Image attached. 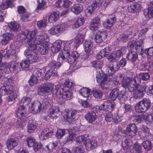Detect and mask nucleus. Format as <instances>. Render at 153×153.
Wrapping results in <instances>:
<instances>
[{
    "instance_id": "obj_1",
    "label": "nucleus",
    "mask_w": 153,
    "mask_h": 153,
    "mask_svg": "<svg viewBox=\"0 0 153 153\" xmlns=\"http://www.w3.org/2000/svg\"><path fill=\"white\" fill-rule=\"evenodd\" d=\"M64 84V85H58L55 87V96L58 99L69 100L72 95L69 88L72 86V83L68 79H66Z\"/></svg>"
},
{
    "instance_id": "obj_2",
    "label": "nucleus",
    "mask_w": 153,
    "mask_h": 153,
    "mask_svg": "<svg viewBox=\"0 0 153 153\" xmlns=\"http://www.w3.org/2000/svg\"><path fill=\"white\" fill-rule=\"evenodd\" d=\"M140 83V80L138 77L132 79L130 77L125 78L122 83V87L128 88L131 92H133L138 88Z\"/></svg>"
},
{
    "instance_id": "obj_3",
    "label": "nucleus",
    "mask_w": 153,
    "mask_h": 153,
    "mask_svg": "<svg viewBox=\"0 0 153 153\" xmlns=\"http://www.w3.org/2000/svg\"><path fill=\"white\" fill-rule=\"evenodd\" d=\"M31 101V98L28 97H24L21 100V102H20V107H21V112H20L21 117H20V119L21 120V123H20V128H23V126L25 124V122L26 120V117L25 116L26 114V110L25 108V106L26 105H28Z\"/></svg>"
},
{
    "instance_id": "obj_4",
    "label": "nucleus",
    "mask_w": 153,
    "mask_h": 153,
    "mask_svg": "<svg viewBox=\"0 0 153 153\" xmlns=\"http://www.w3.org/2000/svg\"><path fill=\"white\" fill-rule=\"evenodd\" d=\"M13 89L11 85H4L0 88V93L1 95H4L9 94L7 97V100L8 102L11 101L15 100L17 95L16 93L13 92Z\"/></svg>"
},
{
    "instance_id": "obj_5",
    "label": "nucleus",
    "mask_w": 153,
    "mask_h": 153,
    "mask_svg": "<svg viewBox=\"0 0 153 153\" xmlns=\"http://www.w3.org/2000/svg\"><path fill=\"white\" fill-rule=\"evenodd\" d=\"M19 63L18 61L16 59L14 61L13 64H10V66H8V64L7 63H2L0 64V79L2 77L4 72L5 73L6 70L9 69V70L10 71H16L19 68Z\"/></svg>"
},
{
    "instance_id": "obj_6",
    "label": "nucleus",
    "mask_w": 153,
    "mask_h": 153,
    "mask_svg": "<svg viewBox=\"0 0 153 153\" xmlns=\"http://www.w3.org/2000/svg\"><path fill=\"white\" fill-rule=\"evenodd\" d=\"M36 30H34L29 33L26 30L22 31V33L20 34V38H21L20 41L25 40V42H28V45L30 46V43H32L33 40L35 38Z\"/></svg>"
},
{
    "instance_id": "obj_7",
    "label": "nucleus",
    "mask_w": 153,
    "mask_h": 153,
    "mask_svg": "<svg viewBox=\"0 0 153 153\" xmlns=\"http://www.w3.org/2000/svg\"><path fill=\"white\" fill-rule=\"evenodd\" d=\"M54 85L51 82H47L38 87V93L40 95H44L51 93L53 90Z\"/></svg>"
},
{
    "instance_id": "obj_8",
    "label": "nucleus",
    "mask_w": 153,
    "mask_h": 153,
    "mask_svg": "<svg viewBox=\"0 0 153 153\" xmlns=\"http://www.w3.org/2000/svg\"><path fill=\"white\" fill-rule=\"evenodd\" d=\"M126 49L125 47H122L119 50L113 51L109 55L107 58L111 62L116 61L119 58L123 55L126 52Z\"/></svg>"
},
{
    "instance_id": "obj_9",
    "label": "nucleus",
    "mask_w": 153,
    "mask_h": 153,
    "mask_svg": "<svg viewBox=\"0 0 153 153\" xmlns=\"http://www.w3.org/2000/svg\"><path fill=\"white\" fill-rule=\"evenodd\" d=\"M96 79L97 82L99 84L102 88L107 89L108 76L105 74H101L100 73H97L96 74Z\"/></svg>"
},
{
    "instance_id": "obj_10",
    "label": "nucleus",
    "mask_w": 153,
    "mask_h": 153,
    "mask_svg": "<svg viewBox=\"0 0 153 153\" xmlns=\"http://www.w3.org/2000/svg\"><path fill=\"white\" fill-rule=\"evenodd\" d=\"M11 48L9 50L7 51L6 50L5 52V50L4 52L1 54L3 57H4V59H8L10 56L12 55H17L19 51V48L18 46H16L14 44H12L10 46Z\"/></svg>"
},
{
    "instance_id": "obj_11",
    "label": "nucleus",
    "mask_w": 153,
    "mask_h": 153,
    "mask_svg": "<svg viewBox=\"0 0 153 153\" xmlns=\"http://www.w3.org/2000/svg\"><path fill=\"white\" fill-rule=\"evenodd\" d=\"M137 131V128L134 123L130 124L127 125L126 131L124 132L126 137L130 138L135 136Z\"/></svg>"
},
{
    "instance_id": "obj_12",
    "label": "nucleus",
    "mask_w": 153,
    "mask_h": 153,
    "mask_svg": "<svg viewBox=\"0 0 153 153\" xmlns=\"http://www.w3.org/2000/svg\"><path fill=\"white\" fill-rule=\"evenodd\" d=\"M77 111L74 109L66 110L63 113L64 118L69 123H71L74 120Z\"/></svg>"
},
{
    "instance_id": "obj_13",
    "label": "nucleus",
    "mask_w": 153,
    "mask_h": 153,
    "mask_svg": "<svg viewBox=\"0 0 153 153\" xmlns=\"http://www.w3.org/2000/svg\"><path fill=\"white\" fill-rule=\"evenodd\" d=\"M106 65L107 68L108 74L109 75L113 74L120 68L119 64L117 61L111 63L109 62H107Z\"/></svg>"
},
{
    "instance_id": "obj_14",
    "label": "nucleus",
    "mask_w": 153,
    "mask_h": 153,
    "mask_svg": "<svg viewBox=\"0 0 153 153\" xmlns=\"http://www.w3.org/2000/svg\"><path fill=\"white\" fill-rule=\"evenodd\" d=\"M65 27L64 24L58 25L50 29L49 30V33L52 35H57L65 30Z\"/></svg>"
},
{
    "instance_id": "obj_15",
    "label": "nucleus",
    "mask_w": 153,
    "mask_h": 153,
    "mask_svg": "<svg viewBox=\"0 0 153 153\" xmlns=\"http://www.w3.org/2000/svg\"><path fill=\"white\" fill-rule=\"evenodd\" d=\"M70 45L69 44H66L64 45L63 51L58 55V58H61L63 60L67 59L68 60V59L70 55V52L71 48Z\"/></svg>"
},
{
    "instance_id": "obj_16",
    "label": "nucleus",
    "mask_w": 153,
    "mask_h": 153,
    "mask_svg": "<svg viewBox=\"0 0 153 153\" xmlns=\"http://www.w3.org/2000/svg\"><path fill=\"white\" fill-rule=\"evenodd\" d=\"M53 133V129L51 128H49L44 129L39 134V137L41 140L46 139L50 136H51Z\"/></svg>"
},
{
    "instance_id": "obj_17",
    "label": "nucleus",
    "mask_w": 153,
    "mask_h": 153,
    "mask_svg": "<svg viewBox=\"0 0 153 153\" xmlns=\"http://www.w3.org/2000/svg\"><path fill=\"white\" fill-rule=\"evenodd\" d=\"M96 110H91L88 112L85 116V119L89 123H92L96 120L97 116Z\"/></svg>"
},
{
    "instance_id": "obj_18",
    "label": "nucleus",
    "mask_w": 153,
    "mask_h": 153,
    "mask_svg": "<svg viewBox=\"0 0 153 153\" xmlns=\"http://www.w3.org/2000/svg\"><path fill=\"white\" fill-rule=\"evenodd\" d=\"M107 34L104 32L98 31L95 36L94 39L96 42L98 44L102 43L103 40L106 38Z\"/></svg>"
},
{
    "instance_id": "obj_19",
    "label": "nucleus",
    "mask_w": 153,
    "mask_h": 153,
    "mask_svg": "<svg viewBox=\"0 0 153 153\" xmlns=\"http://www.w3.org/2000/svg\"><path fill=\"white\" fill-rule=\"evenodd\" d=\"M97 141L95 140H86L85 143L86 149L88 151H89L94 149L97 146Z\"/></svg>"
},
{
    "instance_id": "obj_20",
    "label": "nucleus",
    "mask_w": 153,
    "mask_h": 153,
    "mask_svg": "<svg viewBox=\"0 0 153 153\" xmlns=\"http://www.w3.org/2000/svg\"><path fill=\"white\" fill-rule=\"evenodd\" d=\"M8 29L7 30L10 32H14L17 35L16 33L19 31V24L16 21L11 22L8 23Z\"/></svg>"
},
{
    "instance_id": "obj_21",
    "label": "nucleus",
    "mask_w": 153,
    "mask_h": 153,
    "mask_svg": "<svg viewBox=\"0 0 153 153\" xmlns=\"http://www.w3.org/2000/svg\"><path fill=\"white\" fill-rule=\"evenodd\" d=\"M134 35H132V32L129 31H126L120 35L119 39L120 41L125 42L130 39L132 38Z\"/></svg>"
},
{
    "instance_id": "obj_22",
    "label": "nucleus",
    "mask_w": 153,
    "mask_h": 153,
    "mask_svg": "<svg viewBox=\"0 0 153 153\" xmlns=\"http://www.w3.org/2000/svg\"><path fill=\"white\" fill-rule=\"evenodd\" d=\"M30 109L34 114L39 113L42 109L41 103L39 101L34 103L33 104H32Z\"/></svg>"
},
{
    "instance_id": "obj_23",
    "label": "nucleus",
    "mask_w": 153,
    "mask_h": 153,
    "mask_svg": "<svg viewBox=\"0 0 153 153\" xmlns=\"http://www.w3.org/2000/svg\"><path fill=\"white\" fill-rule=\"evenodd\" d=\"M13 35L10 33H7L2 34L0 36V39L1 40V42L3 45H5L10 40Z\"/></svg>"
},
{
    "instance_id": "obj_24",
    "label": "nucleus",
    "mask_w": 153,
    "mask_h": 153,
    "mask_svg": "<svg viewBox=\"0 0 153 153\" xmlns=\"http://www.w3.org/2000/svg\"><path fill=\"white\" fill-rule=\"evenodd\" d=\"M17 145L18 142L15 138H10L6 141V147L9 150L13 149Z\"/></svg>"
},
{
    "instance_id": "obj_25",
    "label": "nucleus",
    "mask_w": 153,
    "mask_h": 153,
    "mask_svg": "<svg viewBox=\"0 0 153 153\" xmlns=\"http://www.w3.org/2000/svg\"><path fill=\"white\" fill-rule=\"evenodd\" d=\"M141 5L137 2H135L128 7V11L130 13H134L139 11L141 9Z\"/></svg>"
},
{
    "instance_id": "obj_26",
    "label": "nucleus",
    "mask_w": 153,
    "mask_h": 153,
    "mask_svg": "<svg viewBox=\"0 0 153 153\" xmlns=\"http://www.w3.org/2000/svg\"><path fill=\"white\" fill-rule=\"evenodd\" d=\"M100 25V19L98 17H95L90 23V29L92 30H96Z\"/></svg>"
},
{
    "instance_id": "obj_27",
    "label": "nucleus",
    "mask_w": 153,
    "mask_h": 153,
    "mask_svg": "<svg viewBox=\"0 0 153 153\" xmlns=\"http://www.w3.org/2000/svg\"><path fill=\"white\" fill-rule=\"evenodd\" d=\"M126 58L128 59V60L132 62L134 65H135L134 64V62L138 58L137 53L134 51L131 50L127 54Z\"/></svg>"
},
{
    "instance_id": "obj_28",
    "label": "nucleus",
    "mask_w": 153,
    "mask_h": 153,
    "mask_svg": "<svg viewBox=\"0 0 153 153\" xmlns=\"http://www.w3.org/2000/svg\"><path fill=\"white\" fill-rule=\"evenodd\" d=\"M85 37V34L82 33L81 31H79L75 38L74 43H76V46H78L81 44L83 42Z\"/></svg>"
},
{
    "instance_id": "obj_29",
    "label": "nucleus",
    "mask_w": 153,
    "mask_h": 153,
    "mask_svg": "<svg viewBox=\"0 0 153 153\" xmlns=\"http://www.w3.org/2000/svg\"><path fill=\"white\" fill-rule=\"evenodd\" d=\"M62 42L60 40H56L53 44V46L51 47V50L53 53L58 52L60 51L62 47Z\"/></svg>"
},
{
    "instance_id": "obj_30",
    "label": "nucleus",
    "mask_w": 153,
    "mask_h": 153,
    "mask_svg": "<svg viewBox=\"0 0 153 153\" xmlns=\"http://www.w3.org/2000/svg\"><path fill=\"white\" fill-rule=\"evenodd\" d=\"M59 107L58 106L53 107L49 110V116L52 118H56L59 115Z\"/></svg>"
},
{
    "instance_id": "obj_31",
    "label": "nucleus",
    "mask_w": 153,
    "mask_h": 153,
    "mask_svg": "<svg viewBox=\"0 0 153 153\" xmlns=\"http://www.w3.org/2000/svg\"><path fill=\"white\" fill-rule=\"evenodd\" d=\"M30 43V45L29 46L33 50H36L38 46L44 44L43 43V42H42L41 40L39 39L38 36L35 38L34 40H33L32 43Z\"/></svg>"
},
{
    "instance_id": "obj_32",
    "label": "nucleus",
    "mask_w": 153,
    "mask_h": 153,
    "mask_svg": "<svg viewBox=\"0 0 153 153\" xmlns=\"http://www.w3.org/2000/svg\"><path fill=\"white\" fill-rule=\"evenodd\" d=\"M79 54L76 51H74L70 54V56L68 59V62L72 64L76 62L79 57Z\"/></svg>"
},
{
    "instance_id": "obj_33",
    "label": "nucleus",
    "mask_w": 153,
    "mask_h": 153,
    "mask_svg": "<svg viewBox=\"0 0 153 153\" xmlns=\"http://www.w3.org/2000/svg\"><path fill=\"white\" fill-rule=\"evenodd\" d=\"M83 10V7L80 4L74 5L71 8V10L75 14H78Z\"/></svg>"
},
{
    "instance_id": "obj_34",
    "label": "nucleus",
    "mask_w": 153,
    "mask_h": 153,
    "mask_svg": "<svg viewBox=\"0 0 153 153\" xmlns=\"http://www.w3.org/2000/svg\"><path fill=\"white\" fill-rule=\"evenodd\" d=\"M115 18L114 17L109 18L106 19V21L103 24L104 27L107 29L110 28L113 25Z\"/></svg>"
},
{
    "instance_id": "obj_35",
    "label": "nucleus",
    "mask_w": 153,
    "mask_h": 153,
    "mask_svg": "<svg viewBox=\"0 0 153 153\" xmlns=\"http://www.w3.org/2000/svg\"><path fill=\"white\" fill-rule=\"evenodd\" d=\"M28 124V131L29 133L32 132L36 128L38 124L33 120H30L29 121Z\"/></svg>"
},
{
    "instance_id": "obj_36",
    "label": "nucleus",
    "mask_w": 153,
    "mask_h": 153,
    "mask_svg": "<svg viewBox=\"0 0 153 153\" xmlns=\"http://www.w3.org/2000/svg\"><path fill=\"white\" fill-rule=\"evenodd\" d=\"M132 140L129 139H126L122 143V147L124 150H127L129 149L130 147L132 145Z\"/></svg>"
},
{
    "instance_id": "obj_37",
    "label": "nucleus",
    "mask_w": 153,
    "mask_h": 153,
    "mask_svg": "<svg viewBox=\"0 0 153 153\" xmlns=\"http://www.w3.org/2000/svg\"><path fill=\"white\" fill-rule=\"evenodd\" d=\"M59 18V12L56 11L51 13L48 18V22L53 23L57 21Z\"/></svg>"
},
{
    "instance_id": "obj_38",
    "label": "nucleus",
    "mask_w": 153,
    "mask_h": 153,
    "mask_svg": "<svg viewBox=\"0 0 153 153\" xmlns=\"http://www.w3.org/2000/svg\"><path fill=\"white\" fill-rule=\"evenodd\" d=\"M118 89L115 88L110 93L108 97V99L111 101L115 100L117 97L118 94Z\"/></svg>"
},
{
    "instance_id": "obj_39",
    "label": "nucleus",
    "mask_w": 153,
    "mask_h": 153,
    "mask_svg": "<svg viewBox=\"0 0 153 153\" xmlns=\"http://www.w3.org/2000/svg\"><path fill=\"white\" fill-rule=\"evenodd\" d=\"M141 101L138 102L135 107V109L137 112L140 113L146 111Z\"/></svg>"
},
{
    "instance_id": "obj_40",
    "label": "nucleus",
    "mask_w": 153,
    "mask_h": 153,
    "mask_svg": "<svg viewBox=\"0 0 153 153\" xmlns=\"http://www.w3.org/2000/svg\"><path fill=\"white\" fill-rule=\"evenodd\" d=\"M13 77L11 75H9L7 77H4L1 79V83L4 85H10V82L12 81Z\"/></svg>"
},
{
    "instance_id": "obj_41",
    "label": "nucleus",
    "mask_w": 153,
    "mask_h": 153,
    "mask_svg": "<svg viewBox=\"0 0 153 153\" xmlns=\"http://www.w3.org/2000/svg\"><path fill=\"white\" fill-rule=\"evenodd\" d=\"M83 45L85 51L91 52L93 46V43L91 41H85Z\"/></svg>"
},
{
    "instance_id": "obj_42",
    "label": "nucleus",
    "mask_w": 153,
    "mask_h": 153,
    "mask_svg": "<svg viewBox=\"0 0 153 153\" xmlns=\"http://www.w3.org/2000/svg\"><path fill=\"white\" fill-rule=\"evenodd\" d=\"M109 102L105 101L104 103L99 106V108L101 110L105 111H108V112L112 111L111 107L108 106Z\"/></svg>"
},
{
    "instance_id": "obj_43",
    "label": "nucleus",
    "mask_w": 153,
    "mask_h": 153,
    "mask_svg": "<svg viewBox=\"0 0 153 153\" xmlns=\"http://www.w3.org/2000/svg\"><path fill=\"white\" fill-rule=\"evenodd\" d=\"M141 145L146 151L150 150L152 149V147L151 142L148 140L143 141Z\"/></svg>"
},
{
    "instance_id": "obj_44",
    "label": "nucleus",
    "mask_w": 153,
    "mask_h": 153,
    "mask_svg": "<svg viewBox=\"0 0 153 153\" xmlns=\"http://www.w3.org/2000/svg\"><path fill=\"white\" fill-rule=\"evenodd\" d=\"M92 93L94 97L98 99L102 98L103 94V93L101 91L97 89H93Z\"/></svg>"
},
{
    "instance_id": "obj_45",
    "label": "nucleus",
    "mask_w": 153,
    "mask_h": 153,
    "mask_svg": "<svg viewBox=\"0 0 153 153\" xmlns=\"http://www.w3.org/2000/svg\"><path fill=\"white\" fill-rule=\"evenodd\" d=\"M142 116L140 115H132L130 117V119L134 123L137 124L141 123L142 120Z\"/></svg>"
},
{
    "instance_id": "obj_46",
    "label": "nucleus",
    "mask_w": 153,
    "mask_h": 153,
    "mask_svg": "<svg viewBox=\"0 0 153 153\" xmlns=\"http://www.w3.org/2000/svg\"><path fill=\"white\" fill-rule=\"evenodd\" d=\"M90 90L86 88H83L79 91L80 93L83 96L85 97H88L90 95Z\"/></svg>"
},
{
    "instance_id": "obj_47",
    "label": "nucleus",
    "mask_w": 153,
    "mask_h": 153,
    "mask_svg": "<svg viewBox=\"0 0 153 153\" xmlns=\"http://www.w3.org/2000/svg\"><path fill=\"white\" fill-rule=\"evenodd\" d=\"M144 15L148 18L153 17V7H150L147 9H145L143 11Z\"/></svg>"
},
{
    "instance_id": "obj_48",
    "label": "nucleus",
    "mask_w": 153,
    "mask_h": 153,
    "mask_svg": "<svg viewBox=\"0 0 153 153\" xmlns=\"http://www.w3.org/2000/svg\"><path fill=\"white\" fill-rule=\"evenodd\" d=\"M84 22L83 17L79 18L72 26V28L75 29L78 28L82 25Z\"/></svg>"
},
{
    "instance_id": "obj_49",
    "label": "nucleus",
    "mask_w": 153,
    "mask_h": 153,
    "mask_svg": "<svg viewBox=\"0 0 153 153\" xmlns=\"http://www.w3.org/2000/svg\"><path fill=\"white\" fill-rule=\"evenodd\" d=\"M38 50L40 53L43 55L45 54L48 52V46L46 44L38 46Z\"/></svg>"
},
{
    "instance_id": "obj_50",
    "label": "nucleus",
    "mask_w": 153,
    "mask_h": 153,
    "mask_svg": "<svg viewBox=\"0 0 153 153\" xmlns=\"http://www.w3.org/2000/svg\"><path fill=\"white\" fill-rule=\"evenodd\" d=\"M93 66L96 69H101L103 64L102 61L99 60L95 61H93L91 62Z\"/></svg>"
},
{
    "instance_id": "obj_51",
    "label": "nucleus",
    "mask_w": 153,
    "mask_h": 153,
    "mask_svg": "<svg viewBox=\"0 0 153 153\" xmlns=\"http://www.w3.org/2000/svg\"><path fill=\"white\" fill-rule=\"evenodd\" d=\"M26 141L27 146L29 147L33 146L36 142L35 138L32 136L28 137L27 138Z\"/></svg>"
},
{
    "instance_id": "obj_52",
    "label": "nucleus",
    "mask_w": 153,
    "mask_h": 153,
    "mask_svg": "<svg viewBox=\"0 0 153 153\" xmlns=\"http://www.w3.org/2000/svg\"><path fill=\"white\" fill-rule=\"evenodd\" d=\"M139 76L140 79H141L143 81L148 80L150 78V76L149 74L147 72H142L139 74Z\"/></svg>"
},
{
    "instance_id": "obj_53",
    "label": "nucleus",
    "mask_w": 153,
    "mask_h": 153,
    "mask_svg": "<svg viewBox=\"0 0 153 153\" xmlns=\"http://www.w3.org/2000/svg\"><path fill=\"white\" fill-rule=\"evenodd\" d=\"M38 81V79L37 78L32 74L28 80V83L29 85L32 86L36 84Z\"/></svg>"
},
{
    "instance_id": "obj_54",
    "label": "nucleus",
    "mask_w": 153,
    "mask_h": 153,
    "mask_svg": "<svg viewBox=\"0 0 153 153\" xmlns=\"http://www.w3.org/2000/svg\"><path fill=\"white\" fill-rule=\"evenodd\" d=\"M143 105L145 107L146 111H147L151 106V103L149 99H143L141 101Z\"/></svg>"
},
{
    "instance_id": "obj_55",
    "label": "nucleus",
    "mask_w": 153,
    "mask_h": 153,
    "mask_svg": "<svg viewBox=\"0 0 153 153\" xmlns=\"http://www.w3.org/2000/svg\"><path fill=\"white\" fill-rule=\"evenodd\" d=\"M39 56L38 55L35 53L33 54L31 56H29V58L28 59L29 61L30 62L32 63L37 61L39 59Z\"/></svg>"
},
{
    "instance_id": "obj_56",
    "label": "nucleus",
    "mask_w": 153,
    "mask_h": 153,
    "mask_svg": "<svg viewBox=\"0 0 153 153\" xmlns=\"http://www.w3.org/2000/svg\"><path fill=\"white\" fill-rule=\"evenodd\" d=\"M95 9V7H94L93 6H89L86 10L85 13L88 16H90L94 13Z\"/></svg>"
},
{
    "instance_id": "obj_57",
    "label": "nucleus",
    "mask_w": 153,
    "mask_h": 153,
    "mask_svg": "<svg viewBox=\"0 0 153 153\" xmlns=\"http://www.w3.org/2000/svg\"><path fill=\"white\" fill-rule=\"evenodd\" d=\"M65 129H59L57 130L56 136L58 139H61L65 134Z\"/></svg>"
},
{
    "instance_id": "obj_58",
    "label": "nucleus",
    "mask_w": 153,
    "mask_h": 153,
    "mask_svg": "<svg viewBox=\"0 0 153 153\" xmlns=\"http://www.w3.org/2000/svg\"><path fill=\"white\" fill-rule=\"evenodd\" d=\"M56 73V71H53L52 70H49L45 74V79H48L52 76H54Z\"/></svg>"
},
{
    "instance_id": "obj_59",
    "label": "nucleus",
    "mask_w": 153,
    "mask_h": 153,
    "mask_svg": "<svg viewBox=\"0 0 153 153\" xmlns=\"http://www.w3.org/2000/svg\"><path fill=\"white\" fill-rule=\"evenodd\" d=\"M57 146V144L56 142H50L48 145L46 146V147L49 150L52 151L53 149H55Z\"/></svg>"
},
{
    "instance_id": "obj_60",
    "label": "nucleus",
    "mask_w": 153,
    "mask_h": 153,
    "mask_svg": "<svg viewBox=\"0 0 153 153\" xmlns=\"http://www.w3.org/2000/svg\"><path fill=\"white\" fill-rule=\"evenodd\" d=\"M133 148L136 152L137 153H141L142 147L141 145L137 142L134 143Z\"/></svg>"
},
{
    "instance_id": "obj_61",
    "label": "nucleus",
    "mask_w": 153,
    "mask_h": 153,
    "mask_svg": "<svg viewBox=\"0 0 153 153\" xmlns=\"http://www.w3.org/2000/svg\"><path fill=\"white\" fill-rule=\"evenodd\" d=\"M51 100L47 99H44L42 101V108H44L46 109L49 106L50 103L51 102Z\"/></svg>"
},
{
    "instance_id": "obj_62",
    "label": "nucleus",
    "mask_w": 153,
    "mask_h": 153,
    "mask_svg": "<svg viewBox=\"0 0 153 153\" xmlns=\"http://www.w3.org/2000/svg\"><path fill=\"white\" fill-rule=\"evenodd\" d=\"M30 62L29 60L22 61L20 63L21 67L25 70H28Z\"/></svg>"
},
{
    "instance_id": "obj_63",
    "label": "nucleus",
    "mask_w": 153,
    "mask_h": 153,
    "mask_svg": "<svg viewBox=\"0 0 153 153\" xmlns=\"http://www.w3.org/2000/svg\"><path fill=\"white\" fill-rule=\"evenodd\" d=\"M47 20L46 19H43L38 21L37 25L39 28H42L46 27L47 25Z\"/></svg>"
},
{
    "instance_id": "obj_64",
    "label": "nucleus",
    "mask_w": 153,
    "mask_h": 153,
    "mask_svg": "<svg viewBox=\"0 0 153 153\" xmlns=\"http://www.w3.org/2000/svg\"><path fill=\"white\" fill-rule=\"evenodd\" d=\"M124 109V113H129L132 111V107L131 104H125L123 106Z\"/></svg>"
}]
</instances>
